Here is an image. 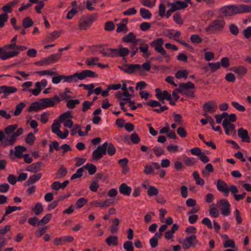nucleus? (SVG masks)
Listing matches in <instances>:
<instances>
[{"mask_svg": "<svg viewBox=\"0 0 251 251\" xmlns=\"http://www.w3.org/2000/svg\"><path fill=\"white\" fill-rule=\"evenodd\" d=\"M60 125L57 120H54L53 124L51 125L52 132L57 135L60 139H65L67 138L69 134V131L65 129L64 132L60 130Z\"/></svg>", "mask_w": 251, "mask_h": 251, "instance_id": "6e6552de", "label": "nucleus"}, {"mask_svg": "<svg viewBox=\"0 0 251 251\" xmlns=\"http://www.w3.org/2000/svg\"><path fill=\"white\" fill-rule=\"evenodd\" d=\"M218 205L220 207L222 213L224 216H228L231 213L230 204L226 199H222L217 201Z\"/></svg>", "mask_w": 251, "mask_h": 251, "instance_id": "1a4fd4ad", "label": "nucleus"}, {"mask_svg": "<svg viewBox=\"0 0 251 251\" xmlns=\"http://www.w3.org/2000/svg\"><path fill=\"white\" fill-rule=\"evenodd\" d=\"M217 109V105L215 101L211 100L205 102L203 105V110L210 114L215 113Z\"/></svg>", "mask_w": 251, "mask_h": 251, "instance_id": "f3484780", "label": "nucleus"}, {"mask_svg": "<svg viewBox=\"0 0 251 251\" xmlns=\"http://www.w3.org/2000/svg\"><path fill=\"white\" fill-rule=\"evenodd\" d=\"M106 144H102L99 146L92 153V158L94 160H98L106 154L105 147Z\"/></svg>", "mask_w": 251, "mask_h": 251, "instance_id": "ddd939ff", "label": "nucleus"}, {"mask_svg": "<svg viewBox=\"0 0 251 251\" xmlns=\"http://www.w3.org/2000/svg\"><path fill=\"white\" fill-rule=\"evenodd\" d=\"M179 93L183 96L193 97L194 92L192 91L195 88V85L191 82L188 81L185 83H181L179 85Z\"/></svg>", "mask_w": 251, "mask_h": 251, "instance_id": "423d86ee", "label": "nucleus"}, {"mask_svg": "<svg viewBox=\"0 0 251 251\" xmlns=\"http://www.w3.org/2000/svg\"><path fill=\"white\" fill-rule=\"evenodd\" d=\"M98 76V75L94 72L86 70L80 73H75L72 75H62V80H63L64 82L76 83L79 80H84L87 77L95 78Z\"/></svg>", "mask_w": 251, "mask_h": 251, "instance_id": "7ed1b4c3", "label": "nucleus"}, {"mask_svg": "<svg viewBox=\"0 0 251 251\" xmlns=\"http://www.w3.org/2000/svg\"><path fill=\"white\" fill-rule=\"evenodd\" d=\"M209 214L212 217L216 218L219 217L220 213L217 208L211 206L209 210Z\"/></svg>", "mask_w": 251, "mask_h": 251, "instance_id": "4d7b16f0", "label": "nucleus"}, {"mask_svg": "<svg viewBox=\"0 0 251 251\" xmlns=\"http://www.w3.org/2000/svg\"><path fill=\"white\" fill-rule=\"evenodd\" d=\"M232 70L235 73L242 76L244 75L247 73V69L242 66L233 67Z\"/></svg>", "mask_w": 251, "mask_h": 251, "instance_id": "4c0bfd02", "label": "nucleus"}, {"mask_svg": "<svg viewBox=\"0 0 251 251\" xmlns=\"http://www.w3.org/2000/svg\"><path fill=\"white\" fill-rule=\"evenodd\" d=\"M43 109L48 107H52L55 104L54 100L59 102L60 101V98L56 96L53 98H45L41 100Z\"/></svg>", "mask_w": 251, "mask_h": 251, "instance_id": "6ab92c4d", "label": "nucleus"}, {"mask_svg": "<svg viewBox=\"0 0 251 251\" xmlns=\"http://www.w3.org/2000/svg\"><path fill=\"white\" fill-rule=\"evenodd\" d=\"M226 25L225 21L219 18L213 21L208 26H207L205 30L209 34H212L217 31H221L223 30Z\"/></svg>", "mask_w": 251, "mask_h": 251, "instance_id": "39448f33", "label": "nucleus"}, {"mask_svg": "<svg viewBox=\"0 0 251 251\" xmlns=\"http://www.w3.org/2000/svg\"><path fill=\"white\" fill-rule=\"evenodd\" d=\"M188 72L186 70H180L177 71L175 74V77L177 79L184 78L186 79L187 78Z\"/></svg>", "mask_w": 251, "mask_h": 251, "instance_id": "58836bf2", "label": "nucleus"}, {"mask_svg": "<svg viewBox=\"0 0 251 251\" xmlns=\"http://www.w3.org/2000/svg\"><path fill=\"white\" fill-rule=\"evenodd\" d=\"M158 193V190L153 186H151L147 191V194L150 197L156 196Z\"/></svg>", "mask_w": 251, "mask_h": 251, "instance_id": "864d4df0", "label": "nucleus"}, {"mask_svg": "<svg viewBox=\"0 0 251 251\" xmlns=\"http://www.w3.org/2000/svg\"><path fill=\"white\" fill-rule=\"evenodd\" d=\"M33 22L29 17H25L23 20V25L25 28H29L32 26Z\"/></svg>", "mask_w": 251, "mask_h": 251, "instance_id": "6e6d98bb", "label": "nucleus"}, {"mask_svg": "<svg viewBox=\"0 0 251 251\" xmlns=\"http://www.w3.org/2000/svg\"><path fill=\"white\" fill-rule=\"evenodd\" d=\"M119 69L127 74H132L135 71L139 73L142 72V68L139 64H126L123 66H119Z\"/></svg>", "mask_w": 251, "mask_h": 251, "instance_id": "9d476101", "label": "nucleus"}, {"mask_svg": "<svg viewBox=\"0 0 251 251\" xmlns=\"http://www.w3.org/2000/svg\"><path fill=\"white\" fill-rule=\"evenodd\" d=\"M50 113L49 111H46L42 113L40 115V121L41 123L45 124L49 121Z\"/></svg>", "mask_w": 251, "mask_h": 251, "instance_id": "37998d69", "label": "nucleus"}, {"mask_svg": "<svg viewBox=\"0 0 251 251\" xmlns=\"http://www.w3.org/2000/svg\"><path fill=\"white\" fill-rule=\"evenodd\" d=\"M67 169L63 166H61L57 173H56V178L59 179L65 176L67 174Z\"/></svg>", "mask_w": 251, "mask_h": 251, "instance_id": "79ce46f5", "label": "nucleus"}, {"mask_svg": "<svg viewBox=\"0 0 251 251\" xmlns=\"http://www.w3.org/2000/svg\"><path fill=\"white\" fill-rule=\"evenodd\" d=\"M80 101L78 99L71 100L67 101L66 106L69 109H73L76 105L79 104Z\"/></svg>", "mask_w": 251, "mask_h": 251, "instance_id": "8fccbe9b", "label": "nucleus"}, {"mask_svg": "<svg viewBox=\"0 0 251 251\" xmlns=\"http://www.w3.org/2000/svg\"><path fill=\"white\" fill-rule=\"evenodd\" d=\"M8 18L6 13H3L0 15V27H3L4 23L6 22Z\"/></svg>", "mask_w": 251, "mask_h": 251, "instance_id": "338daca9", "label": "nucleus"}, {"mask_svg": "<svg viewBox=\"0 0 251 251\" xmlns=\"http://www.w3.org/2000/svg\"><path fill=\"white\" fill-rule=\"evenodd\" d=\"M217 190L224 193V195L226 197L228 196L229 193V187L227 184L221 179H219L217 182Z\"/></svg>", "mask_w": 251, "mask_h": 251, "instance_id": "412c9836", "label": "nucleus"}, {"mask_svg": "<svg viewBox=\"0 0 251 251\" xmlns=\"http://www.w3.org/2000/svg\"><path fill=\"white\" fill-rule=\"evenodd\" d=\"M87 202V200L81 198L79 199L75 203L77 208H80L83 207Z\"/></svg>", "mask_w": 251, "mask_h": 251, "instance_id": "680f3d73", "label": "nucleus"}, {"mask_svg": "<svg viewBox=\"0 0 251 251\" xmlns=\"http://www.w3.org/2000/svg\"><path fill=\"white\" fill-rule=\"evenodd\" d=\"M17 35H15L11 40V44H8L2 47H0V59L6 60L10 58L17 56L21 51L27 49L25 46L17 45L16 41Z\"/></svg>", "mask_w": 251, "mask_h": 251, "instance_id": "f03ea898", "label": "nucleus"}, {"mask_svg": "<svg viewBox=\"0 0 251 251\" xmlns=\"http://www.w3.org/2000/svg\"><path fill=\"white\" fill-rule=\"evenodd\" d=\"M222 14L225 16H232L234 14L251 12V4L232 5L226 6L221 9Z\"/></svg>", "mask_w": 251, "mask_h": 251, "instance_id": "20e7f679", "label": "nucleus"}, {"mask_svg": "<svg viewBox=\"0 0 251 251\" xmlns=\"http://www.w3.org/2000/svg\"><path fill=\"white\" fill-rule=\"evenodd\" d=\"M25 104L24 102H21L18 104H17L16 106V109L14 113V115L16 116L19 115L21 113L22 110L25 107Z\"/></svg>", "mask_w": 251, "mask_h": 251, "instance_id": "09e8293b", "label": "nucleus"}, {"mask_svg": "<svg viewBox=\"0 0 251 251\" xmlns=\"http://www.w3.org/2000/svg\"><path fill=\"white\" fill-rule=\"evenodd\" d=\"M137 12V11L134 7H131L124 11L123 14L125 16H131L136 14Z\"/></svg>", "mask_w": 251, "mask_h": 251, "instance_id": "774afa93", "label": "nucleus"}, {"mask_svg": "<svg viewBox=\"0 0 251 251\" xmlns=\"http://www.w3.org/2000/svg\"><path fill=\"white\" fill-rule=\"evenodd\" d=\"M32 210L34 212L36 215H39L43 211L42 204L40 202L36 203L34 207Z\"/></svg>", "mask_w": 251, "mask_h": 251, "instance_id": "de8ad7c7", "label": "nucleus"}, {"mask_svg": "<svg viewBox=\"0 0 251 251\" xmlns=\"http://www.w3.org/2000/svg\"><path fill=\"white\" fill-rule=\"evenodd\" d=\"M130 140L133 143L137 144L140 141V138L136 133L134 132L131 134Z\"/></svg>", "mask_w": 251, "mask_h": 251, "instance_id": "0e129e2a", "label": "nucleus"}, {"mask_svg": "<svg viewBox=\"0 0 251 251\" xmlns=\"http://www.w3.org/2000/svg\"><path fill=\"white\" fill-rule=\"evenodd\" d=\"M123 248L126 251H134L133 243L130 241H125L123 244Z\"/></svg>", "mask_w": 251, "mask_h": 251, "instance_id": "5fc2aeb1", "label": "nucleus"}, {"mask_svg": "<svg viewBox=\"0 0 251 251\" xmlns=\"http://www.w3.org/2000/svg\"><path fill=\"white\" fill-rule=\"evenodd\" d=\"M62 53H55V54H51L49 56V57L50 59V61L51 62V64L54 63L58 61V60L60 58V56L61 55Z\"/></svg>", "mask_w": 251, "mask_h": 251, "instance_id": "13d9d810", "label": "nucleus"}, {"mask_svg": "<svg viewBox=\"0 0 251 251\" xmlns=\"http://www.w3.org/2000/svg\"><path fill=\"white\" fill-rule=\"evenodd\" d=\"M44 109L41 100L32 103L28 108L29 112H37L40 110Z\"/></svg>", "mask_w": 251, "mask_h": 251, "instance_id": "c756f323", "label": "nucleus"}, {"mask_svg": "<svg viewBox=\"0 0 251 251\" xmlns=\"http://www.w3.org/2000/svg\"><path fill=\"white\" fill-rule=\"evenodd\" d=\"M99 60V59L98 57H94L87 58L85 62L88 66L92 67L96 65L98 66Z\"/></svg>", "mask_w": 251, "mask_h": 251, "instance_id": "c03bdc74", "label": "nucleus"}, {"mask_svg": "<svg viewBox=\"0 0 251 251\" xmlns=\"http://www.w3.org/2000/svg\"><path fill=\"white\" fill-rule=\"evenodd\" d=\"M52 215L50 213L46 215L40 221L41 225H45L48 223L51 219Z\"/></svg>", "mask_w": 251, "mask_h": 251, "instance_id": "bf43d9fd", "label": "nucleus"}, {"mask_svg": "<svg viewBox=\"0 0 251 251\" xmlns=\"http://www.w3.org/2000/svg\"><path fill=\"white\" fill-rule=\"evenodd\" d=\"M163 43L164 40L163 39L159 38L152 41L151 43V45L154 47L155 50L161 53L165 57H166V51L162 47Z\"/></svg>", "mask_w": 251, "mask_h": 251, "instance_id": "9b49d317", "label": "nucleus"}, {"mask_svg": "<svg viewBox=\"0 0 251 251\" xmlns=\"http://www.w3.org/2000/svg\"><path fill=\"white\" fill-rule=\"evenodd\" d=\"M84 171L83 167L80 168L76 170L75 173L73 174L71 177V180H74L76 178H80L83 176Z\"/></svg>", "mask_w": 251, "mask_h": 251, "instance_id": "3c124183", "label": "nucleus"}, {"mask_svg": "<svg viewBox=\"0 0 251 251\" xmlns=\"http://www.w3.org/2000/svg\"><path fill=\"white\" fill-rule=\"evenodd\" d=\"M222 125L226 135H231L232 132H235V126L228 122L227 118H225L223 120Z\"/></svg>", "mask_w": 251, "mask_h": 251, "instance_id": "4be33fe9", "label": "nucleus"}, {"mask_svg": "<svg viewBox=\"0 0 251 251\" xmlns=\"http://www.w3.org/2000/svg\"><path fill=\"white\" fill-rule=\"evenodd\" d=\"M44 166L42 162H37L29 165L26 168V170L31 173H36L42 170Z\"/></svg>", "mask_w": 251, "mask_h": 251, "instance_id": "393cba45", "label": "nucleus"}, {"mask_svg": "<svg viewBox=\"0 0 251 251\" xmlns=\"http://www.w3.org/2000/svg\"><path fill=\"white\" fill-rule=\"evenodd\" d=\"M139 48L140 51L142 53L144 57H149L151 53L149 50V46L148 44L143 42L141 43Z\"/></svg>", "mask_w": 251, "mask_h": 251, "instance_id": "c85d7f7f", "label": "nucleus"}, {"mask_svg": "<svg viewBox=\"0 0 251 251\" xmlns=\"http://www.w3.org/2000/svg\"><path fill=\"white\" fill-rule=\"evenodd\" d=\"M156 92L155 96L161 100L163 103H164V100H172V97L170 93L167 91L161 92L159 88H156L155 90Z\"/></svg>", "mask_w": 251, "mask_h": 251, "instance_id": "a211bd4d", "label": "nucleus"}, {"mask_svg": "<svg viewBox=\"0 0 251 251\" xmlns=\"http://www.w3.org/2000/svg\"><path fill=\"white\" fill-rule=\"evenodd\" d=\"M129 50L127 48L119 47L117 49H113L112 57H124L129 53Z\"/></svg>", "mask_w": 251, "mask_h": 251, "instance_id": "2eb2a0df", "label": "nucleus"}, {"mask_svg": "<svg viewBox=\"0 0 251 251\" xmlns=\"http://www.w3.org/2000/svg\"><path fill=\"white\" fill-rule=\"evenodd\" d=\"M118 238L117 236L111 235L108 237L106 240L105 242L109 246H117L118 244Z\"/></svg>", "mask_w": 251, "mask_h": 251, "instance_id": "473e14b6", "label": "nucleus"}, {"mask_svg": "<svg viewBox=\"0 0 251 251\" xmlns=\"http://www.w3.org/2000/svg\"><path fill=\"white\" fill-rule=\"evenodd\" d=\"M141 40L136 38L135 35L132 32H129L126 36L123 38V41L125 43H131L136 45L139 41Z\"/></svg>", "mask_w": 251, "mask_h": 251, "instance_id": "bb28decb", "label": "nucleus"}, {"mask_svg": "<svg viewBox=\"0 0 251 251\" xmlns=\"http://www.w3.org/2000/svg\"><path fill=\"white\" fill-rule=\"evenodd\" d=\"M113 201L110 199H107L105 201L102 200L94 201L91 202V204L95 207H101L106 208L113 203Z\"/></svg>", "mask_w": 251, "mask_h": 251, "instance_id": "b1692460", "label": "nucleus"}, {"mask_svg": "<svg viewBox=\"0 0 251 251\" xmlns=\"http://www.w3.org/2000/svg\"><path fill=\"white\" fill-rule=\"evenodd\" d=\"M26 150V148L23 146H18L15 148V156L18 158H21L23 157V153Z\"/></svg>", "mask_w": 251, "mask_h": 251, "instance_id": "c9c22d12", "label": "nucleus"}, {"mask_svg": "<svg viewBox=\"0 0 251 251\" xmlns=\"http://www.w3.org/2000/svg\"><path fill=\"white\" fill-rule=\"evenodd\" d=\"M238 135L243 142L249 143L250 142L248 132L246 129L240 128L238 130Z\"/></svg>", "mask_w": 251, "mask_h": 251, "instance_id": "cd10ccee", "label": "nucleus"}, {"mask_svg": "<svg viewBox=\"0 0 251 251\" xmlns=\"http://www.w3.org/2000/svg\"><path fill=\"white\" fill-rule=\"evenodd\" d=\"M182 247L185 250H188L192 246H195L198 243V241L197 239V236L195 235H192L187 236L185 239L181 242Z\"/></svg>", "mask_w": 251, "mask_h": 251, "instance_id": "f8f14e48", "label": "nucleus"}, {"mask_svg": "<svg viewBox=\"0 0 251 251\" xmlns=\"http://www.w3.org/2000/svg\"><path fill=\"white\" fill-rule=\"evenodd\" d=\"M18 89L14 86H8L6 85H2L0 86V91L1 93H4V97H6L10 94L16 93Z\"/></svg>", "mask_w": 251, "mask_h": 251, "instance_id": "a878e982", "label": "nucleus"}, {"mask_svg": "<svg viewBox=\"0 0 251 251\" xmlns=\"http://www.w3.org/2000/svg\"><path fill=\"white\" fill-rule=\"evenodd\" d=\"M190 39L192 43L195 44H200L202 42L201 37L196 34H194L191 36Z\"/></svg>", "mask_w": 251, "mask_h": 251, "instance_id": "052dcab7", "label": "nucleus"}, {"mask_svg": "<svg viewBox=\"0 0 251 251\" xmlns=\"http://www.w3.org/2000/svg\"><path fill=\"white\" fill-rule=\"evenodd\" d=\"M103 144H106L105 147V151H106V153L107 152L109 155L112 156L115 153L116 149L112 143L105 142Z\"/></svg>", "mask_w": 251, "mask_h": 251, "instance_id": "e433bc0d", "label": "nucleus"}, {"mask_svg": "<svg viewBox=\"0 0 251 251\" xmlns=\"http://www.w3.org/2000/svg\"><path fill=\"white\" fill-rule=\"evenodd\" d=\"M140 13L142 17L144 19H150L152 16L150 11L145 8H141L140 9Z\"/></svg>", "mask_w": 251, "mask_h": 251, "instance_id": "a19ab883", "label": "nucleus"}, {"mask_svg": "<svg viewBox=\"0 0 251 251\" xmlns=\"http://www.w3.org/2000/svg\"><path fill=\"white\" fill-rule=\"evenodd\" d=\"M36 74L40 76L49 75L52 76L56 75V72L50 70L39 71L35 72Z\"/></svg>", "mask_w": 251, "mask_h": 251, "instance_id": "49530a36", "label": "nucleus"}, {"mask_svg": "<svg viewBox=\"0 0 251 251\" xmlns=\"http://www.w3.org/2000/svg\"><path fill=\"white\" fill-rule=\"evenodd\" d=\"M115 96L119 100H125L126 102H130L131 98L133 97L132 94H130L128 91H125L123 93L117 92Z\"/></svg>", "mask_w": 251, "mask_h": 251, "instance_id": "5701e85b", "label": "nucleus"}, {"mask_svg": "<svg viewBox=\"0 0 251 251\" xmlns=\"http://www.w3.org/2000/svg\"><path fill=\"white\" fill-rule=\"evenodd\" d=\"M214 171L212 165L211 163L207 164L205 169L202 171V175L204 177H208L210 175V173H212Z\"/></svg>", "mask_w": 251, "mask_h": 251, "instance_id": "ea45409f", "label": "nucleus"}, {"mask_svg": "<svg viewBox=\"0 0 251 251\" xmlns=\"http://www.w3.org/2000/svg\"><path fill=\"white\" fill-rule=\"evenodd\" d=\"M74 238L72 236H64L55 238L53 241V244L56 246L65 245L73 242Z\"/></svg>", "mask_w": 251, "mask_h": 251, "instance_id": "4468645a", "label": "nucleus"}, {"mask_svg": "<svg viewBox=\"0 0 251 251\" xmlns=\"http://www.w3.org/2000/svg\"><path fill=\"white\" fill-rule=\"evenodd\" d=\"M92 25V21L88 19H81L79 22V27L81 29L85 30Z\"/></svg>", "mask_w": 251, "mask_h": 251, "instance_id": "f704fd0d", "label": "nucleus"}, {"mask_svg": "<svg viewBox=\"0 0 251 251\" xmlns=\"http://www.w3.org/2000/svg\"><path fill=\"white\" fill-rule=\"evenodd\" d=\"M73 117L71 111H69L61 114L57 121L60 124L61 123H63L64 127L71 128L74 125V123L71 120Z\"/></svg>", "mask_w": 251, "mask_h": 251, "instance_id": "0eeeda50", "label": "nucleus"}, {"mask_svg": "<svg viewBox=\"0 0 251 251\" xmlns=\"http://www.w3.org/2000/svg\"><path fill=\"white\" fill-rule=\"evenodd\" d=\"M132 191L130 187L127 186L126 183L122 184L119 187L120 192L125 196H129Z\"/></svg>", "mask_w": 251, "mask_h": 251, "instance_id": "7c9ffc66", "label": "nucleus"}, {"mask_svg": "<svg viewBox=\"0 0 251 251\" xmlns=\"http://www.w3.org/2000/svg\"><path fill=\"white\" fill-rule=\"evenodd\" d=\"M83 168L86 169L90 175H94L96 172L97 170L96 167L94 165L90 163L86 164L83 167Z\"/></svg>", "mask_w": 251, "mask_h": 251, "instance_id": "a18cd8bd", "label": "nucleus"}, {"mask_svg": "<svg viewBox=\"0 0 251 251\" xmlns=\"http://www.w3.org/2000/svg\"><path fill=\"white\" fill-rule=\"evenodd\" d=\"M128 23V19L125 18L122 20V22L117 24V28L116 29V32L118 33L122 32L126 30V25Z\"/></svg>", "mask_w": 251, "mask_h": 251, "instance_id": "2f4dec72", "label": "nucleus"}, {"mask_svg": "<svg viewBox=\"0 0 251 251\" xmlns=\"http://www.w3.org/2000/svg\"><path fill=\"white\" fill-rule=\"evenodd\" d=\"M99 0H87L86 1V7L89 11H93L94 10V8L92 7L95 3L98 2Z\"/></svg>", "mask_w": 251, "mask_h": 251, "instance_id": "e2e57ef3", "label": "nucleus"}, {"mask_svg": "<svg viewBox=\"0 0 251 251\" xmlns=\"http://www.w3.org/2000/svg\"><path fill=\"white\" fill-rule=\"evenodd\" d=\"M35 140V137L33 133L30 132L27 134L26 137L25 139V142L30 145L34 144Z\"/></svg>", "mask_w": 251, "mask_h": 251, "instance_id": "603ef678", "label": "nucleus"}, {"mask_svg": "<svg viewBox=\"0 0 251 251\" xmlns=\"http://www.w3.org/2000/svg\"><path fill=\"white\" fill-rule=\"evenodd\" d=\"M115 28V25L111 21L106 22L105 24L104 29L106 31H112Z\"/></svg>", "mask_w": 251, "mask_h": 251, "instance_id": "69168bd1", "label": "nucleus"}, {"mask_svg": "<svg viewBox=\"0 0 251 251\" xmlns=\"http://www.w3.org/2000/svg\"><path fill=\"white\" fill-rule=\"evenodd\" d=\"M167 5L168 6L171 7L174 12L184 9L188 6L187 2L183 1H176L174 2L168 1Z\"/></svg>", "mask_w": 251, "mask_h": 251, "instance_id": "dca6fc26", "label": "nucleus"}, {"mask_svg": "<svg viewBox=\"0 0 251 251\" xmlns=\"http://www.w3.org/2000/svg\"><path fill=\"white\" fill-rule=\"evenodd\" d=\"M95 48L97 51L100 52L103 56H109L112 57V48H105V46L101 44L97 45Z\"/></svg>", "mask_w": 251, "mask_h": 251, "instance_id": "aec40b11", "label": "nucleus"}, {"mask_svg": "<svg viewBox=\"0 0 251 251\" xmlns=\"http://www.w3.org/2000/svg\"><path fill=\"white\" fill-rule=\"evenodd\" d=\"M42 176L41 173H38L37 174L33 175L30 176L26 181V183L28 185H31L35 183L38 180H39Z\"/></svg>", "mask_w": 251, "mask_h": 251, "instance_id": "72a5a7b5", "label": "nucleus"}, {"mask_svg": "<svg viewBox=\"0 0 251 251\" xmlns=\"http://www.w3.org/2000/svg\"><path fill=\"white\" fill-rule=\"evenodd\" d=\"M18 128L17 125H12L4 128V132L0 130V146L6 148L13 146L17 140V138L24 133V129Z\"/></svg>", "mask_w": 251, "mask_h": 251, "instance_id": "f257e3e1", "label": "nucleus"}]
</instances>
